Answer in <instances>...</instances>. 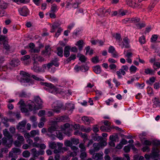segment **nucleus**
<instances>
[{
    "label": "nucleus",
    "instance_id": "f257e3e1",
    "mask_svg": "<svg viewBox=\"0 0 160 160\" xmlns=\"http://www.w3.org/2000/svg\"><path fill=\"white\" fill-rule=\"evenodd\" d=\"M34 101L36 104L33 102L31 101L28 102L27 107L30 111H33V113H35V111L41 108L42 107L43 102L40 98L37 96L35 98Z\"/></svg>",
    "mask_w": 160,
    "mask_h": 160
},
{
    "label": "nucleus",
    "instance_id": "f03ea898",
    "mask_svg": "<svg viewBox=\"0 0 160 160\" xmlns=\"http://www.w3.org/2000/svg\"><path fill=\"white\" fill-rule=\"evenodd\" d=\"M3 134L5 137L3 138L2 139V144L9 148L11 147L13 141L12 135L10 134L6 129L3 131Z\"/></svg>",
    "mask_w": 160,
    "mask_h": 160
},
{
    "label": "nucleus",
    "instance_id": "7ed1b4c3",
    "mask_svg": "<svg viewBox=\"0 0 160 160\" xmlns=\"http://www.w3.org/2000/svg\"><path fill=\"white\" fill-rule=\"evenodd\" d=\"M63 144L60 142L56 143L55 142H48L49 147L52 149H54L53 152L55 153L60 152V150L63 146Z\"/></svg>",
    "mask_w": 160,
    "mask_h": 160
},
{
    "label": "nucleus",
    "instance_id": "20e7f679",
    "mask_svg": "<svg viewBox=\"0 0 160 160\" xmlns=\"http://www.w3.org/2000/svg\"><path fill=\"white\" fill-rule=\"evenodd\" d=\"M41 84L45 86L44 89L52 93L57 90V88L51 83L41 82Z\"/></svg>",
    "mask_w": 160,
    "mask_h": 160
},
{
    "label": "nucleus",
    "instance_id": "39448f33",
    "mask_svg": "<svg viewBox=\"0 0 160 160\" xmlns=\"http://www.w3.org/2000/svg\"><path fill=\"white\" fill-rule=\"evenodd\" d=\"M20 74L23 77L21 78L20 80L21 82L28 83L31 82V80L30 78L31 76V74L23 71H21L20 72Z\"/></svg>",
    "mask_w": 160,
    "mask_h": 160
},
{
    "label": "nucleus",
    "instance_id": "423d86ee",
    "mask_svg": "<svg viewBox=\"0 0 160 160\" xmlns=\"http://www.w3.org/2000/svg\"><path fill=\"white\" fill-rule=\"evenodd\" d=\"M18 11L20 14L23 16L26 17L29 14V10L25 6L19 8Z\"/></svg>",
    "mask_w": 160,
    "mask_h": 160
},
{
    "label": "nucleus",
    "instance_id": "0eeeda50",
    "mask_svg": "<svg viewBox=\"0 0 160 160\" xmlns=\"http://www.w3.org/2000/svg\"><path fill=\"white\" fill-rule=\"evenodd\" d=\"M32 155L33 158H36L40 155H42L44 153V151L42 150L37 151L36 148H32L31 150Z\"/></svg>",
    "mask_w": 160,
    "mask_h": 160
},
{
    "label": "nucleus",
    "instance_id": "6e6552de",
    "mask_svg": "<svg viewBox=\"0 0 160 160\" xmlns=\"http://www.w3.org/2000/svg\"><path fill=\"white\" fill-rule=\"evenodd\" d=\"M119 45L122 48H128L130 47L129 40L127 37H125L123 38V42H121V43L119 44Z\"/></svg>",
    "mask_w": 160,
    "mask_h": 160
},
{
    "label": "nucleus",
    "instance_id": "1a4fd4ad",
    "mask_svg": "<svg viewBox=\"0 0 160 160\" xmlns=\"http://www.w3.org/2000/svg\"><path fill=\"white\" fill-rule=\"evenodd\" d=\"M93 148L92 149L90 150L91 154H92L95 152L98 151L101 148V145L100 143H94L93 144Z\"/></svg>",
    "mask_w": 160,
    "mask_h": 160
},
{
    "label": "nucleus",
    "instance_id": "9d476101",
    "mask_svg": "<svg viewBox=\"0 0 160 160\" xmlns=\"http://www.w3.org/2000/svg\"><path fill=\"white\" fill-rule=\"evenodd\" d=\"M159 150L157 148H153L152 149V153L151 154V158H154L159 157Z\"/></svg>",
    "mask_w": 160,
    "mask_h": 160
},
{
    "label": "nucleus",
    "instance_id": "9b49d317",
    "mask_svg": "<svg viewBox=\"0 0 160 160\" xmlns=\"http://www.w3.org/2000/svg\"><path fill=\"white\" fill-rule=\"evenodd\" d=\"M108 52L112 54L113 57L117 58L118 55L115 48L112 46H110L108 48Z\"/></svg>",
    "mask_w": 160,
    "mask_h": 160
},
{
    "label": "nucleus",
    "instance_id": "f8f14e48",
    "mask_svg": "<svg viewBox=\"0 0 160 160\" xmlns=\"http://www.w3.org/2000/svg\"><path fill=\"white\" fill-rule=\"evenodd\" d=\"M153 102L152 107L153 108H156L160 107V100L158 97L153 98L152 100Z\"/></svg>",
    "mask_w": 160,
    "mask_h": 160
},
{
    "label": "nucleus",
    "instance_id": "ddd939ff",
    "mask_svg": "<svg viewBox=\"0 0 160 160\" xmlns=\"http://www.w3.org/2000/svg\"><path fill=\"white\" fill-rule=\"evenodd\" d=\"M52 108H53V110L56 113H58L60 112L61 108L62 106L61 105L57 106V102H55L52 105Z\"/></svg>",
    "mask_w": 160,
    "mask_h": 160
},
{
    "label": "nucleus",
    "instance_id": "4468645a",
    "mask_svg": "<svg viewBox=\"0 0 160 160\" xmlns=\"http://www.w3.org/2000/svg\"><path fill=\"white\" fill-rule=\"evenodd\" d=\"M71 49V46H67L65 47L64 50V56L66 58L69 57L70 55V50Z\"/></svg>",
    "mask_w": 160,
    "mask_h": 160
},
{
    "label": "nucleus",
    "instance_id": "2eb2a0df",
    "mask_svg": "<svg viewBox=\"0 0 160 160\" xmlns=\"http://www.w3.org/2000/svg\"><path fill=\"white\" fill-rule=\"evenodd\" d=\"M103 153L102 152L97 153L93 154V157L94 159L96 160H101L103 158Z\"/></svg>",
    "mask_w": 160,
    "mask_h": 160
},
{
    "label": "nucleus",
    "instance_id": "dca6fc26",
    "mask_svg": "<svg viewBox=\"0 0 160 160\" xmlns=\"http://www.w3.org/2000/svg\"><path fill=\"white\" fill-rule=\"evenodd\" d=\"M10 64L12 67H17L20 64V61L18 59H13L11 61Z\"/></svg>",
    "mask_w": 160,
    "mask_h": 160
},
{
    "label": "nucleus",
    "instance_id": "f3484780",
    "mask_svg": "<svg viewBox=\"0 0 160 160\" xmlns=\"http://www.w3.org/2000/svg\"><path fill=\"white\" fill-rule=\"evenodd\" d=\"M59 8V7L56 4L54 3L51 6V8L50 12H56L58 11Z\"/></svg>",
    "mask_w": 160,
    "mask_h": 160
},
{
    "label": "nucleus",
    "instance_id": "a211bd4d",
    "mask_svg": "<svg viewBox=\"0 0 160 160\" xmlns=\"http://www.w3.org/2000/svg\"><path fill=\"white\" fill-rule=\"evenodd\" d=\"M76 58V55L74 54H72L70 57L64 60V62L65 63H68L72 60H75Z\"/></svg>",
    "mask_w": 160,
    "mask_h": 160
},
{
    "label": "nucleus",
    "instance_id": "6ab92c4d",
    "mask_svg": "<svg viewBox=\"0 0 160 160\" xmlns=\"http://www.w3.org/2000/svg\"><path fill=\"white\" fill-rule=\"evenodd\" d=\"M82 120L84 122L87 124H89L91 122V118H89L88 117L86 116H84L82 117Z\"/></svg>",
    "mask_w": 160,
    "mask_h": 160
},
{
    "label": "nucleus",
    "instance_id": "aec40b11",
    "mask_svg": "<svg viewBox=\"0 0 160 160\" xmlns=\"http://www.w3.org/2000/svg\"><path fill=\"white\" fill-rule=\"evenodd\" d=\"M144 72L146 74L154 75L155 72L151 68H147L145 69Z\"/></svg>",
    "mask_w": 160,
    "mask_h": 160
},
{
    "label": "nucleus",
    "instance_id": "412c9836",
    "mask_svg": "<svg viewBox=\"0 0 160 160\" xmlns=\"http://www.w3.org/2000/svg\"><path fill=\"white\" fill-rule=\"evenodd\" d=\"M77 57L79 58V60L82 62H85L87 59V58L84 55L82 54H78Z\"/></svg>",
    "mask_w": 160,
    "mask_h": 160
},
{
    "label": "nucleus",
    "instance_id": "4be33fe9",
    "mask_svg": "<svg viewBox=\"0 0 160 160\" xmlns=\"http://www.w3.org/2000/svg\"><path fill=\"white\" fill-rule=\"evenodd\" d=\"M128 68L127 66L123 65L120 69V71H121L122 74L123 75H124L126 74L125 72L128 71Z\"/></svg>",
    "mask_w": 160,
    "mask_h": 160
},
{
    "label": "nucleus",
    "instance_id": "5701e85b",
    "mask_svg": "<svg viewBox=\"0 0 160 160\" xmlns=\"http://www.w3.org/2000/svg\"><path fill=\"white\" fill-rule=\"evenodd\" d=\"M93 68L94 72L97 74H99L101 72V69L99 65H97L93 67Z\"/></svg>",
    "mask_w": 160,
    "mask_h": 160
},
{
    "label": "nucleus",
    "instance_id": "b1692460",
    "mask_svg": "<svg viewBox=\"0 0 160 160\" xmlns=\"http://www.w3.org/2000/svg\"><path fill=\"white\" fill-rule=\"evenodd\" d=\"M66 108L68 110L72 112L74 109V105L72 103H67L66 104Z\"/></svg>",
    "mask_w": 160,
    "mask_h": 160
},
{
    "label": "nucleus",
    "instance_id": "393cba45",
    "mask_svg": "<svg viewBox=\"0 0 160 160\" xmlns=\"http://www.w3.org/2000/svg\"><path fill=\"white\" fill-rule=\"evenodd\" d=\"M57 125H54L51 126L48 129V131L49 132L52 133L55 131H57Z\"/></svg>",
    "mask_w": 160,
    "mask_h": 160
},
{
    "label": "nucleus",
    "instance_id": "a878e982",
    "mask_svg": "<svg viewBox=\"0 0 160 160\" xmlns=\"http://www.w3.org/2000/svg\"><path fill=\"white\" fill-rule=\"evenodd\" d=\"M68 117L66 116H63L58 117L56 120L58 122H62L66 121V120L68 119Z\"/></svg>",
    "mask_w": 160,
    "mask_h": 160
},
{
    "label": "nucleus",
    "instance_id": "bb28decb",
    "mask_svg": "<svg viewBox=\"0 0 160 160\" xmlns=\"http://www.w3.org/2000/svg\"><path fill=\"white\" fill-rule=\"evenodd\" d=\"M80 130L81 131L86 132H89L91 130V129L90 127L86 128L83 126H82L80 127Z\"/></svg>",
    "mask_w": 160,
    "mask_h": 160
},
{
    "label": "nucleus",
    "instance_id": "cd10ccee",
    "mask_svg": "<svg viewBox=\"0 0 160 160\" xmlns=\"http://www.w3.org/2000/svg\"><path fill=\"white\" fill-rule=\"evenodd\" d=\"M57 55L61 57L63 56V50L62 47H58L57 48Z\"/></svg>",
    "mask_w": 160,
    "mask_h": 160
},
{
    "label": "nucleus",
    "instance_id": "c85d7f7f",
    "mask_svg": "<svg viewBox=\"0 0 160 160\" xmlns=\"http://www.w3.org/2000/svg\"><path fill=\"white\" fill-rule=\"evenodd\" d=\"M105 12H106V10L103 8L98 9V15L104 16Z\"/></svg>",
    "mask_w": 160,
    "mask_h": 160
},
{
    "label": "nucleus",
    "instance_id": "c756f323",
    "mask_svg": "<svg viewBox=\"0 0 160 160\" xmlns=\"http://www.w3.org/2000/svg\"><path fill=\"white\" fill-rule=\"evenodd\" d=\"M156 79L155 77H152L149 78V80L146 81V82L149 84L152 85L155 82Z\"/></svg>",
    "mask_w": 160,
    "mask_h": 160
},
{
    "label": "nucleus",
    "instance_id": "7c9ffc66",
    "mask_svg": "<svg viewBox=\"0 0 160 160\" xmlns=\"http://www.w3.org/2000/svg\"><path fill=\"white\" fill-rule=\"evenodd\" d=\"M56 136L60 140H62L63 138L62 132L59 131H58L56 132Z\"/></svg>",
    "mask_w": 160,
    "mask_h": 160
},
{
    "label": "nucleus",
    "instance_id": "2f4dec72",
    "mask_svg": "<svg viewBox=\"0 0 160 160\" xmlns=\"http://www.w3.org/2000/svg\"><path fill=\"white\" fill-rule=\"evenodd\" d=\"M12 149L13 153L16 155L20 154L21 152V150L19 148H12Z\"/></svg>",
    "mask_w": 160,
    "mask_h": 160
},
{
    "label": "nucleus",
    "instance_id": "473e14b6",
    "mask_svg": "<svg viewBox=\"0 0 160 160\" xmlns=\"http://www.w3.org/2000/svg\"><path fill=\"white\" fill-rule=\"evenodd\" d=\"M58 59L57 58H55L54 59L52 60L51 62L53 65L58 67L59 66V63L58 62Z\"/></svg>",
    "mask_w": 160,
    "mask_h": 160
},
{
    "label": "nucleus",
    "instance_id": "72a5a7b5",
    "mask_svg": "<svg viewBox=\"0 0 160 160\" xmlns=\"http://www.w3.org/2000/svg\"><path fill=\"white\" fill-rule=\"evenodd\" d=\"M83 41L82 40H79L77 42V44L76 45L78 46L79 50H81L83 47Z\"/></svg>",
    "mask_w": 160,
    "mask_h": 160
},
{
    "label": "nucleus",
    "instance_id": "f704fd0d",
    "mask_svg": "<svg viewBox=\"0 0 160 160\" xmlns=\"http://www.w3.org/2000/svg\"><path fill=\"white\" fill-rule=\"evenodd\" d=\"M131 146L132 147H134V146L133 145H131L130 144H128L127 146H125L123 148V150L125 152H128L130 151Z\"/></svg>",
    "mask_w": 160,
    "mask_h": 160
},
{
    "label": "nucleus",
    "instance_id": "c9c22d12",
    "mask_svg": "<svg viewBox=\"0 0 160 160\" xmlns=\"http://www.w3.org/2000/svg\"><path fill=\"white\" fill-rule=\"evenodd\" d=\"M138 69V68L133 65H132L129 68V70L131 73H135Z\"/></svg>",
    "mask_w": 160,
    "mask_h": 160
},
{
    "label": "nucleus",
    "instance_id": "e433bc0d",
    "mask_svg": "<svg viewBox=\"0 0 160 160\" xmlns=\"http://www.w3.org/2000/svg\"><path fill=\"white\" fill-rule=\"evenodd\" d=\"M115 38L117 41L118 42V44L121 43L122 41V39L120 34L117 33L115 36Z\"/></svg>",
    "mask_w": 160,
    "mask_h": 160
},
{
    "label": "nucleus",
    "instance_id": "4c0bfd02",
    "mask_svg": "<svg viewBox=\"0 0 160 160\" xmlns=\"http://www.w3.org/2000/svg\"><path fill=\"white\" fill-rule=\"evenodd\" d=\"M139 41L141 44H144L146 42L145 37L144 36H142L140 37Z\"/></svg>",
    "mask_w": 160,
    "mask_h": 160
},
{
    "label": "nucleus",
    "instance_id": "58836bf2",
    "mask_svg": "<svg viewBox=\"0 0 160 160\" xmlns=\"http://www.w3.org/2000/svg\"><path fill=\"white\" fill-rule=\"evenodd\" d=\"M40 51V49L39 48H32L31 49H30L29 52L32 53H38Z\"/></svg>",
    "mask_w": 160,
    "mask_h": 160
},
{
    "label": "nucleus",
    "instance_id": "ea45409f",
    "mask_svg": "<svg viewBox=\"0 0 160 160\" xmlns=\"http://www.w3.org/2000/svg\"><path fill=\"white\" fill-rule=\"evenodd\" d=\"M30 155V152L28 150L24 151L22 153L23 156L26 158L29 157Z\"/></svg>",
    "mask_w": 160,
    "mask_h": 160
},
{
    "label": "nucleus",
    "instance_id": "a19ab883",
    "mask_svg": "<svg viewBox=\"0 0 160 160\" xmlns=\"http://www.w3.org/2000/svg\"><path fill=\"white\" fill-rule=\"evenodd\" d=\"M19 97L21 98H26L28 97V95L27 93L23 91H22V92L19 93Z\"/></svg>",
    "mask_w": 160,
    "mask_h": 160
},
{
    "label": "nucleus",
    "instance_id": "79ce46f5",
    "mask_svg": "<svg viewBox=\"0 0 160 160\" xmlns=\"http://www.w3.org/2000/svg\"><path fill=\"white\" fill-rule=\"evenodd\" d=\"M100 130L103 132H109L110 131V128H107L104 126H101L100 128Z\"/></svg>",
    "mask_w": 160,
    "mask_h": 160
},
{
    "label": "nucleus",
    "instance_id": "37998d69",
    "mask_svg": "<svg viewBox=\"0 0 160 160\" xmlns=\"http://www.w3.org/2000/svg\"><path fill=\"white\" fill-rule=\"evenodd\" d=\"M63 29L61 28H58L56 33L55 35V37L58 38L61 32L62 31Z\"/></svg>",
    "mask_w": 160,
    "mask_h": 160
},
{
    "label": "nucleus",
    "instance_id": "c03bdc74",
    "mask_svg": "<svg viewBox=\"0 0 160 160\" xmlns=\"http://www.w3.org/2000/svg\"><path fill=\"white\" fill-rule=\"evenodd\" d=\"M117 67V66L113 63L109 65L110 69L113 71L114 72H115Z\"/></svg>",
    "mask_w": 160,
    "mask_h": 160
},
{
    "label": "nucleus",
    "instance_id": "a18cd8bd",
    "mask_svg": "<svg viewBox=\"0 0 160 160\" xmlns=\"http://www.w3.org/2000/svg\"><path fill=\"white\" fill-rule=\"evenodd\" d=\"M71 141L72 144L77 145L79 143V140L78 139L75 138H71Z\"/></svg>",
    "mask_w": 160,
    "mask_h": 160
},
{
    "label": "nucleus",
    "instance_id": "49530a36",
    "mask_svg": "<svg viewBox=\"0 0 160 160\" xmlns=\"http://www.w3.org/2000/svg\"><path fill=\"white\" fill-rule=\"evenodd\" d=\"M64 144L66 147H70L72 145V143L71 141L68 140H66L65 141Z\"/></svg>",
    "mask_w": 160,
    "mask_h": 160
},
{
    "label": "nucleus",
    "instance_id": "de8ad7c7",
    "mask_svg": "<svg viewBox=\"0 0 160 160\" xmlns=\"http://www.w3.org/2000/svg\"><path fill=\"white\" fill-rule=\"evenodd\" d=\"M17 129L21 132H23L25 131V128L19 124L17 126Z\"/></svg>",
    "mask_w": 160,
    "mask_h": 160
},
{
    "label": "nucleus",
    "instance_id": "09e8293b",
    "mask_svg": "<svg viewBox=\"0 0 160 160\" xmlns=\"http://www.w3.org/2000/svg\"><path fill=\"white\" fill-rule=\"evenodd\" d=\"M79 147L81 149V152L85 151L86 150V148L84 145V143H80L79 145Z\"/></svg>",
    "mask_w": 160,
    "mask_h": 160
},
{
    "label": "nucleus",
    "instance_id": "8fccbe9b",
    "mask_svg": "<svg viewBox=\"0 0 160 160\" xmlns=\"http://www.w3.org/2000/svg\"><path fill=\"white\" fill-rule=\"evenodd\" d=\"M131 20L132 22L136 23L139 22L140 20V18L138 17H135L132 18L131 19Z\"/></svg>",
    "mask_w": 160,
    "mask_h": 160
},
{
    "label": "nucleus",
    "instance_id": "3c124183",
    "mask_svg": "<svg viewBox=\"0 0 160 160\" xmlns=\"http://www.w3.org/2000/svg\"><path fill=\"white\" fill-rule=\"evenodd\" d=\"M92 62L94 63H97L99 61V58L97 56H96L92 58Z\"/></svg>",
    "mask_w": 160,
    "mask_h": 160
},
{
    "label": "nucleus",
    "instance_id": "603ef678",
    "mask_svg": "<svg viewBox=\"0 0 160 160\" xmlns=\"http://www.w3.org/2000/svg\"><path fill=\"white\" fill-rule=\"evenodd\" d=\"M22 143V142L18 140H16L14 142L15 146L18 147H20Z\"/></svg>",
    "mask_w": 160,
    "mask_h": 160
},
{
    "label": "nucleus",
    "instance_id": "864d4df0",
    "mask_svg": "<svg viewBox=\"0 0 160 160\" xmlns=\"http://www.w3.org/2000/svg\"><path fill=\"white\" fill-rule=\"evenodd\" d=\"M45 51L48 53V55L51 54V49L49 45L46 46L45 48Z\"/></svg>",
    "mask_w": 160,
    "mask_h": 160
},
{
    "label": "nucleus",
    "instance_id": "5fc2aeb1",
    "mask_svg": "<svg viewBox=\"0 0 160 160\" xmlns=\"http://www.w3.org/2000/svg\"><path fill=\"white\" fill-rule=\"evenodd\" d=\"M60 24L58 22H55L53 23L52 25V28L53 29H56L60 26Z\"/></svg>",
    "mask_w": 160,
    "mask_h": 160
},
{
    "label": "nucleus",
    "instance_id": "6e6d98bb",
    "mask_svg": "<svg viewBox=\"0 0 160 160\" xmlns=\"http://www.w3.org/2000/svg\"><path fill=\"white\" fill-rule=\"evenodd\" d=\"M80 158H81L82 160H83L86 157H87V154L86 152H82L80 155Z\"/></svg>",
    "mask_w": 160,
    "mask_h": 160
},
{
    "label": "nucleus",
    "instance_id": "4d7b16f0",
    "mask_svg": "<svg viewBox=\"0 0 160 160\" xmlns=\"http://www.w3.org/2000/svg\"><path fill=\"white\" fill-rule=\"evenodd\" d=\"M137 28L138 29H141L142 28L145 26V24L144 23H138L136 25Z\"/></svg>",
    "mask_w": 160,
    "mask_h": 160
},
{
    "label": "nucleus",
    "instance_id": "13d9d810",
    "mask_svg": "<svg viewBox=\"0 0 160 160\" xmlns=\"http://www.w3.org/2000/svg\"><path fill=\"white\" fill-rule=\"evenodd\" d=\"M158 36L157 35L154 34L152 35L151 39V42H154L156 41L158 38Z\"/></svg>",
    "mask_w": 160,
    "mask_h": 160
},
{
    "label": "nucleus",
    "instance_id": "bf43d9fd",
    "mask_svg": "<svg viewBox=\"0 0 160 160\" xmlns=\"http://www.w3.org/2000/svg\"><path fill=\"white\" fill-rule=\"evenodd\" d=\"M113 82L115 84V86L117 87L120 85V83L115 78L113 79Z\"/></svg>",
    "mask_w": 160,
    "mask_h": 160
},
{
    "label": "nucleus",
    "instance_id": "052dcab7",
    "mask_svg": "<svg viewBox=\"0 0 160 160\" xmlns=\"http://www.w3.org/2000/svg\"><path fill=\"white\" fill-rule=\"evenodd\" d=\"M12 116L15 117L18 119H19L21 118L20 113L18 112H17L16 113H12Z\"/></svg>",
    "mask_w": 160,
    "mask_h": 160
},
{
    "label": "nucleus",
    "instance_id": "680f3d73",
    "mask_svg": "<svg viewBox=\"0 0 160 160\" xmlns=\"http://www.w3.org/2000/svg\"><path fill=\"white\" fill-rule=\"evenodd\" d=\"M55 13L56 12H50L49 13V16L52 18H56Z\"/></svg>",
    "mask_w": 160,
    "mask_h": 160
},
{
    "label": "nucleus",
    "instance_id": "e2e57ef3",
    "mask_svg": "<svg viewBox=\"0 0 160 160\" xmlns=\"http://www.w3.org/2000/svg\"><path fill=\"white\" fill-rule=\"evenodd\" d=\"M18 137L17 138V139L21 142L22 143H23V141L24 139L23 137L22 136H21L19 135H18Z\"/></svg>",
    "mask_w": 160,
    "mask_h": 160
},
{
    "label": "nucleus",
    "instance_id": "0e129e2a",
    "mask_svg": "<svg viewBox=\"0 0 160 160\" xmlns=\"http://www.w3.org/2000/svg\"><path fill=\"white\" fill-rule=\"evenodd\" d=\"M142 150L144 152H149L150 151V149L148 146H146L143 147L142 149Z\"/></svg>",
    "mask_w": 160,
    "mask_h": 160
},
{
    "label": "nucleus",
    "instance_id": "69168bd1",
    "mask_svg": "<svg viewBox=\"0 0 160 160\" xmlns=\"http://www.w3.org/2000/svg\"><path fill=\"white\" fill-rule=\"evenodd\" d=\"M32 69L35 72H38L40 71L39 68L36 66H34L32 68Z\"/></svg>",
    "mask_w": 160,
    "mask_h": 160
},
{
    "label": "nucleus",
    "instance_id": "338daca9",
    "mask_svg": "<svg viewBox=\"0 0 160 160\" xmlns=\"http://www.w3.org/2000/svg\"><path fill=\"white\" fill-rule=\"evenodd\" d=\"M134 2L132 0H128L127 1V4L130 7H132L133 6V3Z\"/></svg>",
    "mask_w": 160,
    "mask_h": 160
},
{
    "label": "nucleus",
    "instance_id": "774afa93",
    "mask_svg": "<svg viewBox=\"0 0 160 160\" xmlns=\"http://www.w3.org/2000/svg\"><path fill=\"white\" fill-rule=\"evenodd\" d=\"M30 58V56L28 55H26L21 58V60L22 61H25L26 60Z\"/></svg>",
    "mask_w": 160,
    "mask_h": 160
}]
</instances>
